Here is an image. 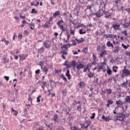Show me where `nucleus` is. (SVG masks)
Masks as SVG:
<instances>
[{"label": "nucleus", "instance_id": "obj_1", "mask_svg": "<svg viewBox=\"0 0 130 130\" xmlns=\"http://www.w3.org/2000/svg\"><path fill=\"white\" fill-rule=\"evenodd\" d=\"M117 114L118 115L114 116V117H113V120H114V121H117V120H119V121H121V124L125 121L124 120V118H126V117H128L129 116V114H127L125 115V114L123 113H117Z\"/></svg>", "mask_w": 130, "mask_h": 130}, {"label": "nucleus", "instance_id": "obj_2", "mask_svg": "<svg viewBox=\"0 0 130 130\" xmlns=\"http://www.w3.org/2000/svg\"><path fill=\"white\" fill-rule=\"evenodd\" d=\"M62 24H63V21L62 20V19H61L60 20L58 21L56 25H57L58 27H59L60 30H62V32H64V31H67V29H68V28L66 27V28L65 27H64Z\"/></svg>", "mask_w": 130, "mask_h": 130}, {"label": "nucleus", "instance_id": "obj_3", "mask_svg": "<svg viewBox=\"0 0 130 130\" xmlns=\"http://www.w3.org/2000/svg\"><path fill=\"white\" fill-rule=\"evenodd\" d=\"M122 74H121V78H124L125 76L130 75V71L128 69H126V66L124 67L123 70L122 71Z\"/></svg>", "mask_w": 130, "mask_h": 130}, {"label": "nucleus", "instance_id": "obj_4", "mask_svg": "<svg viewBox=\"0 0 130 130\" xmlns=\"http://www.w3.org/2000/svg\"><path fill=\"white\" fill-rule=\"evenodd\" d=\"M101 11H102L103 12V14H104L105 15L104 18H106V19H108V18H110L111 16H112V14L109 12V10L108 11H106V10L101 9Z\"/></svg>", "mask_w": 130, "mask_h": 130}, {"label": "nucleus", "instance_id": "obj_5", "mask_svg": "<svg viewBox=\"0 0 130 130\" xmlns=\"http://www.w3.org/2000/svg\"><path fill=\"white\" fill-rule=\"evenodd\" d=\"M80 9H81V6L78 7L77 6H75V8H74V12H76V13H74V15H75V16H77V17H78V16H79V13H80Z\"/></svg>", "mask_w": 130, "mask_h": 130}, {"label": "nucleus", "instance_id": "obj_6", "mask_svg": "<svg viewBox=\"0 0 130 130\" xmlns=\"http://www.w3.org/2000/svg\"><path fill=\"white\" fill-rule=\"evenodd\" d=\"M80 9H81V6L78 7L77 6H75V8H74V12H76V13H74V15H75V16H77V17H78V16H79V13H80Z\"/></svg>", "mask_w": 130, "mask_h": 130}, {"label": "nucleus", "instance_id": "obj_7", "mask_svg": "<svg viewBox=\"0 0 130 130\" xmlns=\"http://www.w3.org/2000/svg\"><path fill=\"white\" fill-rule=\"evenodd\" d=\"M85 68V66L84 64L82 63L81 62H79V64H77L76 66V69H77V72H79V70H81V69H84Z\"/></svg>", "mask_w": 130, "mask_h": 130}, {"label": "nucleus", "instance_id": "obj_8", "mask_svg": "<svg viewBox=\"0 0 130 130\" xmlns=\"http://www.w3.org/2000/svg\"><path fill=\"white\" fill-rule=\"evenodd\" d=\"M91 12H92V10L87 9L84 10L85 15L86 17H88V18H90V17H91Z\"/></svg>", "mask_w": 130, "mask_h": 130}, {"label": "nucleus", "instance_id": "obj_9", "mask_svg": "<svg viewBox=\"0 0 130 130\" xmlns=\"http://www.w3.org/2000/svg\"><path fill=\"white\" fill-rule=\"evenodd\" d=\"M96 16L97 18H101V15L99 13H97V12H93V11L91 10V14H90V17H92V16Z\"/></svg>", "mask_w": 130, "mask_h": 130}, {"label": "nucleus", "instance_id": "obj_10", "mask_svg": "<svg viewBox=\"0 0 130 130\" xmlns=\"http://www.w3.org/2000/svg\"><path fill=\"white\" fill-rule=\"evenodd\" d=\"M77 64H78V63L77 62V61L74 60H73L71 61V63H70V66H71V67L74 68V69H76Z\"/></svg>", "mask_w": 130, "mask_h": 130}, {"label": "nucleus", "instance_id": "obj_11", "mask_svg": "<svg viewBox=\"0 0 130 130\" xmlns=\"http://www.w3.org/2000/svg\"><path fill=\"white\" fill-rule=\"evenodd\" d=\"M120 27V24H117V23H115V24H113V26H111V28H113L114 30H119Z\"/></svg>", "mask_w": 130, "mask_h": 130}, {"label": "nucleus", "instance_id": "obj_12", "mask_svg": "<svg viewBox=\"0 0 130 130\" xmlns=\"http://www.w3.org/2000/svg\"><path fill=\"white\" fill-rule=\"evenodd\" d=\"M78 85L80 89H84V88H85V86H86V83L84 82V81H81L79 82Z\"/></svg>", "mask_w": 130, "mask_h": 130}, {"label": "nucleus", "instance_id": "obj_13", "mask_svg": "<svg viewBox=\"0 0 130 130\" xmlns=\"http://www.w3.org/2000/svg\"><path fill=\"white\" fill-rule=\"evenodd\" d=\"M68 14L69 15V16L68 15V17H69L68 20H69L70 23L74 25L75 23L73 21V15H72V14H71V13Z\"/></svg>", "mask_w": 130, "mask_h": 130}, {"label": "nucleus", "instance_id": "obj_14", "mask_svg": "<svg viewBox=\"0 0 130 130\" xmlns=\"http://www.w3.org/2000/svg\"><path fill=\"white\" fill-rule=\"evenodd\" d=\"M19 61H23L26 59V57H25V54H21L19 55Z\"/></svg>", "mask_w": 130, "mask_h": 130}, {"label": "nucleus", "instance_id": "obj_15", "mask_svg": "<svg viewBox=\"0 0 130 130\" xmlns=\"http://www.w3.org/2000/svg\"><path fill=\"white\" fill-rule=\"evenodd\" d=\"M66 76L68 77V80H71L72 79V75H71V73H70V70H67Z\"/></svg>", "mask_w": 130, "mask_h": 130}, {"label": "nucleus", "instance_id": "obj_16", "mask_svg": "<svg viewBox=\"0 0 130 130\" xmlns=\"http://www.w3.org/2000/svg\"><path fill=\"white\" fill-rule=\"evenodd\" d=\"M53 120H54V121H55L56 122H59V119H58V115H57V114H55L54 115Z\"/></svg>", "mask_w": 130, "mask_h": 130}, {"label": "nucleus", "instance_id": "obj_17", "mask_svg": "<svg viewBox=\"0 0 130 130\" xmlns=\"http://www.w3.org/2000/svg\"><path fill=\"white\" fill-rule=\"evenodd\" d=\"M2 61L4 63V64H6V63H8V62H9V61H10V60L9 59V58H7L6 57H4L2 59Z\"/></svg>", "mask_w": 130, "mask_h": 130}, {"label": "nucleus", "instance_id": "obj_18", "mask_svg": "<svg viewBox=\"0 0 130 130\" xmlns=\"http://www.w3.org/2000/svg\"><path fill=\"white\" fill-rule=\"evenodd\" d=\"M36 50H38V53H39V54H41L43 51H44V47H42L40 49H36Z\"/></svg>", "mask_w": 130, "mask_h": 130}, {"label": "nucleus", "instance_id": "obj_19", "mask_svg": "<svg viewBox=\"0 0 130 130\" xmlns=\"http://www.w3.org/2000/svg\"><path fill=\"white\" fill-rule=\"evenodd\" d=\"M107 102L108 103L106 105V107L108 108L110 105H111V104H113V101L112 100H108Z\"/></svg>", "mask_w": 130, "mask_h": 130}, {"label": "nucleus", "instance_id": "obj_20", "mask_svg": "<svg viewBox=\"0 0 130 130\" xmlns=\"http://www.w3.org/2000/svg\"><path fill=\"white\" fill-rule=\"evenodd\" d=\"M107 73L109 76H111L112 75V70L108 66H107Z\"/></svg>", "mask_w": 130, "mask_h": 130}, {"label": "nucleus", "instance_id": "obj_21", "mask_svg": "<svg viewBox=\"0 0 130 130\" xmlns=\"http://www.w3.org/2000/svg\"><path fill=\"white\" fill-rule=\"evenodd\" d=\"M60 15V12L57 11L56 12L54 13L53 14V18H55V17H58Z\"/></svg>", "mask_w": 130, "mask_h": 130}, {"label": "nucleus", "instance_id": "obj_22", "mask_svg": "<svg viewBox=\"0 0 130 130\" xmlns=\"http://www.w3.org/2000/svg\"><path fill=\"white\" fill-rule=\"evenodd\" d=\"M81 40H79L77 38H75L76 41H77L78 44H80V43H82L83 41H85V40L83 38H81Z\"/></svg>", "mask_w": 130, "mask_h": 130}, {"label": "nucleus", "instance_id": "obj_23", "mask_svg": "<svg viewBox=\"0 0 130 130\" xmlns=\"http://www.w3.org/2000/svg\"><path fill=\"white\" fill-rule=\"evenodd\" d=\"M119 50H120V49H119V47L116 46L115 49L113 51V52H114V53H117L119 52Z\"/></svg>", "mask_w": 130, "mask_h": 130}, {"label": "nucleus", "instance_id": "obj_24", "mask_svg": "<svg viewBox=\"0 0 130 130\" xmlns=\"http://www.w3.org/2000/svg\"><path fill=\"white\" fill-rule=\"evenodd\" d=\"M116 104H117V105H120V106H123L124 103H122V101L119 100L116 101Z\"/></svg>", "mask_w": 130, "mask_h": 130}, {"label": "nucleus", "instance_id": "obj_25", "mask_svg": "<svg viewBox=\"0 0 130 130\" xmlns=\"http://www.w3.org/2000/svg\"><path fill=\"white\" fill-rule=\"evenodd\" d=\"M30 27V30H34V27H35V23H32L31 22L30 23H27Z\"/></svg>", "mask_w": 130, "mask_h": 130}, {"label": "nucleus", "instance_id": "obj_26", "mask_svg": "<svg viewBox=\"0 0 130 130\" xmlns=\"http://www.w3.org/2000/svg\"><path fill=\"white\" fill-rule=\"evenodd\" d=\"M120 24L122 25V26H123L124 29H126V28H127L128 27V26H129V22L127 23L126 24H125V23L122 24V22H121L120 23Z\"/></svg>", "mask_w": 130, "mask_h": 130}, {"label": "nucleus", "instance_id": "obj_27", "mask_svg": "<svg viewBox=\"0 0 130 130\" xmlns=\"http://www.w3.org/2000/svg\"><path fill=\"white\" fill-rule=\"evenodd\" d=\"M127 82H128V81L126 80L125 82H124L121 84V86L124 88H127Z\"/></svg>", "mask_w": 130, "mask_h": 130}, {"label": "nucleus", "instance_id": "obj_28", "mask_svg": "<svg viewBox=\"0 0 130 130\" xmlns=\"http://www.w3.org/2000/svg\"><path fill=\"white\" fill-rule=\"evenodd\" d=\"M104 54L105 55H106V54H107V52H106V50H104L102 51V53H100V57H103V56H104Z\"/></svg>", "mask_w": 130, "mask_h": 130}, {"label": "nucleus", "instance_id": "obj_29", "mask_svg": "<svg viewBox=\"0 0 130 130\" xmlns=\"http://www.w3.org/2000/svg\"><path fill=\"white\" fill-rule=\"evenodd\" d=\"M80 4H87L88 2H92V0H78Z\"/></svg>", "mask_w": 130, "mask_h": 130}, {"label": "nucleus", "instance_id": "obj_30", "mask_svg": "<svg viewBox=\"0 0 130 130\" xmlns=\"http://www.w3.org/2000/svg\"><path fill=\"white\" fill-rule=\"evenodd\" d=\"M63 48L65 49L66 51H68L69 48V47H68V45L65 44L61 47V49H63Z\"/></svg>", "mask_w": 130, "mask_h": 130}, {"label": "nucleus", "instance_id": "obj_31", "mask_svg": "<svg viewBox=\"0 0 130 130\" xmlns=\"http://www.w3.org/2000/svg\"><path fill=\"white\" fill-rule=\"evenodd\" d=\"M60 53L63 55H68V53L66 50H61L60 51Z\"/></svg>", "mask_w": 130, "mask_h": 130}, {"label": "nucleus", "instance_id": "obj_32", "mask_svg": "<svg viewBox=\"0 0 130 130\" xmlns=\"http://www.w3.org/2000/svg\"><path fill=\"white\" fill-rule=\"evenodd\" d=\"M48 43H47L46 42H45L43 43V45H44L45 48L49 49V48H50V45H48Z\"/></svg>", "mask_w": 130, "mask_h": 130}, {"label": "nucleus", "instance_id": "obj_33", "mask_svg": "<svg viewBox=\"0 0 130 130\" xmlns=\"http://www.w3.org/2000/svg\"><path fill=\"white\" fill-rule=\"evenodd\" d=\"M103 37H106V39H107V38H112V34H109L108 35L106 34L103 36Z\"/></svg>", "mask_w": 130, "mask_h": 130}, {"label": "nucleus", "instance_id": "obj_34", "mask_svg": "<svg viewBox=\"0 0 130 130\" xmlns=\"http://www.w3.org/2000/svg\"><path fill=\"white\" fill-rule=\"evenodd\" d=\"M61 78L62 79V80H63L64 82H66L67 83H68V79H67V77L64 76V75H61Z\"/></svg>", "mask_w": 130, "mask_h": 130}, {"label": "nucleus", "instance_id": "obj_35", "mask_svg": "<svg viewBox=\"0 0 130 130\" xmlns=\"http://www.w3.org/2000/svg\"><path fill=\"white\" fill-rule=\"evenodd\" d=\"M52 20H53V17L51 16L49 18L48 21V24H49V25H51V22H52Z\"/></svg>", "mask_w": 130, "mask_h": 130}, {"label": "nucleus", "instance_id": "obj_36", "mask_svg": "<svg viewBox=\"0 0 130 130\" xmlns=\"http://www.w3.org/2000/svg\"><path fill=\"white\" fill-rule=\"evenodd\" d=\"M29 9H30V7L28 6H26L25 8L22 9L23 12H27L28 11Z\"/></svg>", "mask_w": 130, "mask_h": 130}, {"label": "nucleus", "instance_id": "obj_37", "mask_svg": "<svg viewBox=\"0 0 130 130\" xmlns=\"http://www.w3.org/2000/svg\"><path fill=\"white\" fill-rule=\"evenodd\" d=\"M101 11H102L101 10V9H99L97 12H96V13L97 14H100V15H101V17H103V16L104 15V14L103 13H101Z\"/></svg>", "mask_w": 130, "mask_h": 130}, {"label": "nucleus", "instance_id": "obj_38", "mask_svg": "<svg viewBox=\"0 0 130 130\" xmlns=\"http://www.w3.org/2000/svg\"><path fill=\"white\" fill-rule=\"evenodd\" d=\"M42 27H43V28H50V25L49 24L48 25V24L45 23L44 25H42Z\"/></svg>", "mask_w": 130, "mask_h": 130}, {"label": "nucleus", "instance_id": "obj_39", "mask_svg": "<svg viewBox=\"0 0 130 130\" xmlns=\"http://www.w3.org/2000/svg\"><path fill=\"white\" fill-rule=\"evenodd\" d=\"M119 107H121L119 106V105H117V107L115 108V110H113V113H114V114H117V113L116 112V109H117V108H118Z\"/></svg>", "mask_w": 130, "mask_h": 130}, {"label": "nucleus", "instance_id": "obj_40", "mask_svg": "<svg viewBox=\"0 0 130 130\" xmlns=\"http://www.w3.org/2000/svg\"><path fill=\"white\" fill-rule=\"evenodd\" d=\"M44 94H46L47 96H50L51 92H50V89H49L47 91H45Z\"/></svg>", "mask_w": 130, "mask_h": 130}, {"label": "nucleus", "instance_id": "obj_41", "mask_svg": "<svg viewBox=\"0 0 130 130\" xmlns=\"http://www.w3.org/2000/svg\"><path fill=\"white\" fill-rule=\"evenodd\" d=\"M115 69H118V67L117 66H113V72L115 73H117V70Z\"/></svg>", "mask_w": 130, "mask_h": 130}, {"label": "nucleus", "instance_id": "obj_42", "mask_svg": "<svg viewBox=\"0 0 130 130\" xmlns=\"http://www.w3.org/2000/svg\"><path fill=\"white\" fill-rule=\"evenodd\" d=\"M94 83H95V84H98V81H99V79L98 78V77H96V76H94Z\"/></svg>", "mask_w": 130, "mask_h": 130}, {"label": "nucleus", "instance_id": "obj_43", "mask_svg": "<svg viewBox=\"0 0 130 130\" xmlns=\"http://www.w3.org/2000/svg\"><path fill=\"white\" fill-rule=\"evenodd\" d=\"M106 91H107L108 95H110V94L112 93V90H111V89H106Z\"/></svg>", "mask_w": 130, "mask_h": 130}, {"label": "nucleus", "instance_id": "obj_44", "mask_svg": "<svg viewBox=\"0 0 130 130\" xmlns=\"http://www.w3.org/2000/svg\"><path fill=\"white\" fill-rule=\"evenodd\" d=\"M82 52H83V53H87L88 52V47H85L82 49Z\"/></svg>", "mask_w": 130, "mask_h": 130}, {"label": "nucleus", "instance_id": "obj_45", "mask_svg": "<svg viewBox=\"0 0 130 130\" xmlns=\"http://www.w3.org/2000/svg\"><path fill=\"white\" fill-rule=\"evenodd\" d=\"M79 34H80V35H83V34H86V31H83V29H80L79 30Z\"/></svg>", "mask_w": 130, "mask_h": 130}, {"label": "nucleus", "instance_id": "obj_46", "mask_svg": "<svg viewBox=\"0 0 130 130\" xmlns=\"http://www.w3.org/2000/svg\"><path fill=\"white\" fill-rule=\"evenodd\" d=\"M31 14H37V11H36L35 8H32L31 9Z\"/></svg>", "mask_w": 130, "mask_h": 130}, {"label": "nucleus", "instance_id": "obj_47", "mask_svg": "<svg viewBox=\"0 0 130 130\" xmlns=\"http://www.w3.org/2000/svg\"><path fill=\"white\" fill-rule=\"evenodd\" d=\"M40 98H41V95H38L37 98V103H39L40 102Z\"/></svg>", "mask_w": 130, "mask_h": 130}, {"label": "nucleus", "instance_id": "obj_48", "mask_svg": "<svg viewBox=\"0 0 130 130\" xmlns=\"http://www.w3.org/2000/svg\"><path fill=\"white\" fill-rule=\"evenodd\" d=\"M28 101L30 102V103H32V102L33 101V99L31 98V94L28 95Z\"/></svg>", "mask_w": 130, "mask_h": 130}, {"label": "nucleus", "instance_id": "obj_49", "mask_svg": "<svg viewBox=\"0 0 130 130\" xmlns=\"http://www.w3.org/2000/svg\"><path fill=\"white\" fill-rule=\"evenodd\" d=\"M15 92V95L16 96H19V89H16V88H14Z\"/></svg>", "mask_w": 130, "mask_h": 130}, {"label": "nucleus", "instance_id": "obj_50", "mask_svg": "<svg viewBox=\"0 0 130 130\" xmlns=\"http://www.w3.org/2000/svg\"><path fill=\"white\" fill-rule=\"evenodd\" d=\"M71 41L72 42H73L72 45H73V46H76V45H77V43H76V40H72Z\"/></svg>", "mask_w": 130, "mask_h": 130}, {"label": "nucleus", "instance_id": "obj_51", "mask_svg": "<svg viewBox=\"0 0 130 130\" xmlns=\"http://www.w3.org/2000/svg\"><path fill=\"white\" fill-rule=\"evenodd\" d=\"M89 67V65H87L86 67H84L83 69V73H86L87 72V71L88 70V68Z\"/></svg>", "mask_w": 130, "mask_h": 130}, {"label": "nucleus", "instance_id": "obj_52", "mask_svg": "<svg viewBox=\"0 0 130 130\" xmlns=\"http://www.w3.org/2000/svg\"><path fill=\"white\" fill-rule=\"evenodd\" d=\"M121 33L122 34H124L125 35V36H127V32L126 31V30H125V29L123 31H121Z\"/></svg>", "mask_w": 130, "mask_h": 130}, {"label": "nucleus", "instance_id": "obj_53", "mask_svg": "<svg viewBox=\"0 0 130 130\" xmlns=\"http://www.w3.org/2000/svg\"><path fill=\"white\" fill-rule=\"evenodd\" d=\"M110 120V117H109V116L106 117V118L105 119V121L108 122Z\"/></svg>", "mask_w": 130, "mask_h": 130}, {"label": "nucleus", "instance_id": "obj_54", "mask_svg": "<svg viewBox=\"0 0 130 130\" xmlns=\"http://www.w3.org/2000/svg\"><path fill=\"white\" fill-rule=\"evenodd\" d=\"M43 72H48V69H47V67L46 66H45V67L43 68Z\"/></svg>", "mask_w": 130, "mask_h": 130}, {"label": "nucleus", "instance_id": "obj_55", "mask_svg": "<svg viewBox=\"0 0 130 130\" xmlns=\"http://www.w3.org/2000/svg\"><path fill=\"white\" fill-rule=\"evenodd\" d=\"M92 6L89 5V6H87V8H86V9H85V10H88L89 11H92L91 10V9H92Z\"/></svg>", "mask_w": 130, "mask_h": 130}, {"label": "nucleus", "instance_id": "obj_56", "mask_svg": "<svg viewBox=\"0 0 130 130\" xmlns=\"http://www.w3.org/2000/svg\"><path fill=\"white\" fill-rule=\"evenodd\" d=\"M95 115H96V114L95 113H93L92 115L90 117V119H94V118H95Z\"/></svg>", "mask_w": 130, "mask_h": 130}, {"label": "nucleus", "instance_id": "obj_57", "mask_svg": "<svg viewBox=\"0 0 130 130\" xmlns=\"http://www.w3.org/2000/svg\"><path fill=\"white\" fill-rule=\"evenodd\" d=\"M111 44H112V43H111L110 41H108L107 42V46L108 47H110V46H111Z\"/></svg>", "mask_w": 130, "mask_h": 130}, {"label": "nucleus", "instance_id": "obj_58", "mask_svg": "<svg viewBox=\"0 0 130 130\" xmlns=\"http://www.w3.org/2000/svg\"><path fill=\"white\" fill-rule=\"evenodd\" d=\"M66 68H64V70H66V69H70V68H71L72 66H71L70 64L69 63H67L66 64Z\"/></svg>", "mask_w": 130, "mask_h": 130}, {"label": "nucleus", "instance_id": "obj_59", "mask_svg": "<svg viewBox=\"0 0 130 130\" xmlns=\"http://www.w3.org/2000/svg\"><path fill=\"white\" fill-rule=\"evenodd\" d=\"M88 78H93V77H94V74L93 73H91V74L89 73L88 74Z\"/></svg>", "mask_w": 130, "mask_h": 130}, {"label": "nucleus", "instance_id": "obj_60", "mask_svg": "<svg viewBox=\"0 0 130 130\" xmlns=\"http://www.w3.org/2000/svg\"><path fill=\"white\" fill-rule=\"evenodd\" d=\"M70 129H71V130H77V127L76 126H71L70 127Z\"/></svg>", "mask_w": 130, "mask_h": 130}, {"label": "nucleus", "instance_id": "obj_61", "mask_svg": "<svg viewBox=\"0 0 130 130\" xmlns=\"http://www.w3.org/2000/svg\"><path fill=\"white\" fill-rule=\"evenodd\" d=\"M18 38V39H22V38H23V35H22V34H19Z\"/></svg>", "mask_w": 130, "mask_h": 130}, {"label": "nucleus", "instance_id": "obj_62", "mask_svg": "<svg viewBox=\"0 0 130 130\" xmlns=\"http://www.w3.org/2000/svg\"><path fill=\"white\" fill-rule=\"evenodd\" d=\"M118 12H121V11H123V6H121L120 9L117 8Z\"/></svg>", "mask_w": 130, "mask_h": 130}, {"label": "nucleus", "instance_id": "obj_63", "mask_svg": "<svg viewBox=\"0 0 130 130\" xmlns=\"http://www.w3.org/2000/svg\"><path fill=\"white\" fill-rule=\"evenodd\" d=\"M35 74L36 75H39V74H40V69H38L35 71Z\"/></svg>", "mask_w": 130, "mask_h": 130}, {"label": "nucleus", "instance_id": "obj_64", "mask_svg": "<svg viewBox=\"0 0 130 130\" xmlns=\"http://www.w3.org/2000/svg\"><path fill=\"white\" fill-rule=\"evenodd\" d=\"M44 126H41L40 127H39L37 130H44Z\"/></svg>", "mask_w": 130, "mask_h": 130}]
</instances>
